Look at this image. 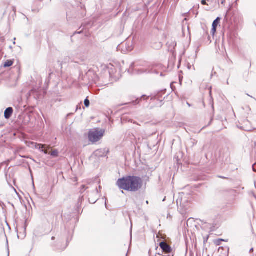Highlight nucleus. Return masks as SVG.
Returning a JSON list of instances; mask_svg holds the SVG:
<instances>
[{"instance_id": "1", "label": "nucleus", "mask_w": 256, "mask_h": 256, "mask_svg": "<svg viewBox=\"0 0 256 256\" xmlns=\"http://www.w3.org/2000/svg\"><path fill=\"white\" fill-rule=\"evenodd\" d=\"M142 179L136 176H126L118 179L116 184L120 189L128 192H135L141 188Z\"/></svg>"}, {"instance_id": "2", "label": "nucleus", "mask_w": 256, "mask_h": 256, "mask_svg": "<svg viewBox=\"0 0 256 256\" xmlns=\"http://www.w3.org/2000/svg\"><path fill=\"white\" fill-rule=\"evenodd\" d=\"M104 131L98 129L91 130L89 132L88 137L90 141L92 142H96L102 138L104 136Z\"/></svg>"}, {"instance_id": "3", "label": "nucleus", "mask_w": 256, "mask_h": 256, "mask_svg": "<svg viewBox=\"0 0 256 256\" xmlns=\"http://www.w3.org/2000/svg\"><path fill=\"white\" fill-rule=\"evenodd\" d=\"M26 146L28 147H33L34 146L36 148H38V150H40L42 148H46V145L45 144H38L36 142H28L26 141Z\"/></svg>"}, {"instance_id": "4", "label": "nucleus", "mask_w": 256, "mask_h": 256, "mask_svg": "<svg viewBox=\"0 0 256 256\" xmlns=\"http://www.w3.org/2000/svg\"><path fill=\"white\" fill-rule=\"evenodd\" d=\"M160 246L162 250L166 254L170 253L172 251L171 247L164 242H161Z\"/></svg>"}, {"instance_id": "5", "label": "nucleus", "mask_w": 256, "mask_h": 256, "mask_svg": "<svg viewBox=\"0 0 256 256\" xmlns=\"http://www.w3.org/2000/svg\"><path fill=\"white\" fill-rule=\"evenodd\" d=\"M220 18H217L213 22L212 24V32L214 34L216 32V29L218 25V24L220 21Z\"/></svg>"}, {"instance_id": "6", "label": "nucleus", "mask_w": 256, "mask_h": 256, "mask_svg": "<svg viewBox=\"0 0 256 256\" xmlns=\"http://www.w3.org/2000/svg\"><path fill=\"white\" fill-rule=\"evenodd\" d=\"M13 112V109L12 108H7L4 112V117L6 119H9L12 116Z\"/></svg>"}, {"instance_id": "7", "label": "nucleus", "mask_w": 256, "mask_h": 256, "mask_svg": "<svg viewBox=\"0 0 256 256\" xmlns=\"http://www.w3.org/2000/svg\"><path fill=\"white\" fill-rule=\"evenodd\" d=\"M12 64H13V62L12 60H8L4 62V66L5 68H6V67H10V66H12Z\"/></svg>"}, {"instance_id": "8", "label": "nucleus", "mask_w": 256, "mask_h": 256, "mask_svg": "<svg viewBox=\"0 0 256 256\" xmlns=\"http://www.w3.org/2000/svg\"><path fill=\"white\" fill-rule=\"evenodd\" d=\"M50 154L52 156L56 157L58 156V152L56 150H53L50 153Z\"/></svg>"}, {"instance_id": "9", "label": "nucleus", "mask_w": 256, "mask_h": 256, "mask_svg": "<svg viewBox=\"0 0 256 256\" xmlns=\"http://www.w3.org/2000/svg\"><path fill=\"white\" fill-rule=\"evenodd\" d=\"M136 70H138V74H142L144 72H146L147 71V70L146 69H137V68H136Z\"/></svg>"}, {"instance_id": "10", "label": "nucleus", "mask_w": 256, "mask_h": 256, "mask_svg": "<svg viewBox=\"0 0 256 256\" xmlns=\"http://www.w3.org/2000/svg\"><path fill=\"white\" fill-rule=\"evenodd\" d=\"M84 104L86 107H88L90 106V101L88 98H86L84 101Z\"/></svg>"}, {"instance_id": "11", "label": "nucleus", "mask_w": 256, "mask_h": 256, "mask_svg": "<svg viewBox=\"0 0 256 256\" xmlns=\"http://www.w3.org/2000/svg\"><path fill=\"white\" fill-rule=\"evenodd\" d=\"M222 241L225 240L223 239H218L216 241L215 244L218 246H220L221 244V242Z\"/></svg>"}, {"instance_id": "12", "label": "nucleus", "mask_w": 256, "mask_h": 256, "mask_svg": "<svg viewBox=\"0 0 256 256\" xmlns=\"http://www.w3.org/2000/svg\"><path fill=\"white\" fill-rule=\"evenodd\" d=\"M44 148H41L40 150H41L42 152H44L45 154H48V149H44V150H43Z\"/></svg>"}, {"instance_id": "13", "label": "nucleus", "mask_w": 256, "mask_h": 256, "mask_svg": "<svg viewBox=\"0 0 256 256\" xmlns=\"http://www.w3.org/2000/svg\"><path fill=\"white\" fill-rule=\"evenodd\" d=\"M201 3L203 5H206L207 4L206 0H202L201 2Z\"/></svg>"}, {"instance_id": "14", "label": "nucleus", "mask_w": 256, "mask_h": 256, "mask_svg": "<svg viewBox=\"0 0 256 256\" xmlns=\"http://www.w3.org/2000/svg\"><path fill=\"white\" fill-rule=\"evenodd\" d=\"M252 168L254 171L256 172V163L253 164Z\"/></svg>"}, {"instance_id": "15", "label": "nucleus", "mask_w": 256, "mask_h": 256, "mask_svg": "<svg viewBox=\"0 0 256 256\" xmlns=\"http://www.w3.org/2000/svg\"><path fill=\"white\" fill-rule=\"evenodd\" d=\"M253 250H254V248H252L250 250V252H253Z\"/></svg>"}, {"instance_id": "16", "label": "nucleus", "mask_w": 256, "mask_h": 256, "mask_svg": "<svg viewBox=\"0 0 256 256\" xmlns=\"http://www.w3.org/2000/svg\"><path fill=\"white\" fill-rule=\"evenodd\" d=\"M96 201H94V200H92V202H90L92 203H94Z\"/></svg>"}, {"instance_id": "17", "label": "nucleus", "mask_w": 256, "mask_h": 256, "mask_svg": "<svg viewBox=\"0 0 256 256\" xmlns=\"http://www.w3.org/2000/svg\"><path fill=\"white\" fill-rule=\"evenodd\" d=\"M47 148H48V149L50 148V146H47Z\"/></svg>"}, {"instance_id": "18", "label": "nucleus", "mask_w": 256, "mask_h": 256, "mask_svg": "<svg viewBox=\"0 0 256 256\" xmlns=\"http://www.w3.org/2000/svg\"><path fill=\"white\" fill-rule=\"evenodd\" d=\"M96 193H98V190H96Z\"/></svg>"}, {"instance_id": "19", "label": "nucleus", "mask_w": 256, "mask_h": 256, "mask_svg": "<svg viewBox=\"0 0 256 256\" xmlns=\"http://www.w3.org/2000/svg\"><path fill=\"white\" fill-rule=\"evenodd\" d=\"M221 178H226L224 177H220Z\"/></svg>"}, {"instance_id": "20", "label": "nucleus", "mask_w": 256, "mask_h": 256, "mask_svg": "<svg viewBox=\"0 0 256 256\" xmlns=\"http://www.w3.org/2000/svg\"><path fill=\"white\" fill-rule=\"evenodd\" d=\"M54 237H52V240H54Z\"/></svg>"}]
</instances>
